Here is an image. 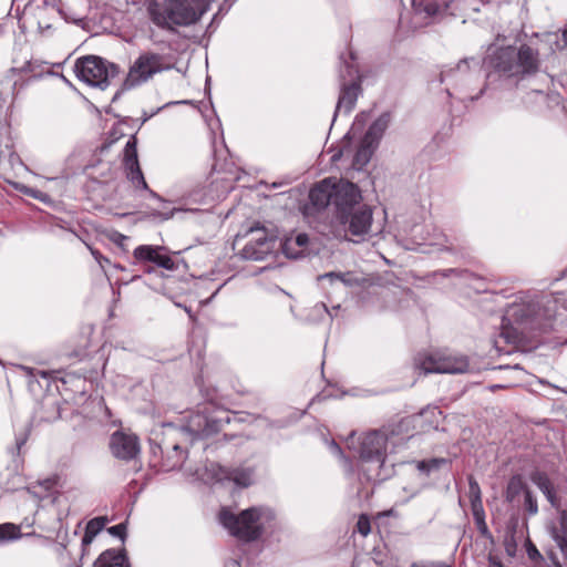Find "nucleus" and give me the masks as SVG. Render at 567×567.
Instances as JSON below:
<instances>
[{"label":"nucleus","instance_id":"f257e3e1","mask_svg":"<svg viewBox=\"0 0 567 567\" xmlns=\"http://www.w3.org/2000/svg\"><path fill=\"white\" fill-rule=\"evenodd\" d=\"M504 39L498 34L495 42L487 48L484 61L498 75L497 83L488 75V86L494 92H516L519 97L525 99L520 93L527 92L525 82L539 71V53L528 44H501ZM526 103L544 102L548 95L540 89H532L526 93Z\"/></svg>","mask_w":567,"mask_h":567},{"label":"nucleus","instance_id":"f03ea898","mask_svg":"<svg viewBox=\"0 0 567 567\" xmlns=\"http://www.w3.org/2000/svg\"><path fill=\"white\" fill-rule=\"evenodd\" d=\"M554 311L544 302L520 296L505 309L498 340L508 344H519L529 332L547 330L551 327Z\"/></svg>","mask_w":567,"mask_h":567},{"label":"nucleus","instance_id":"7ed1b4c3","mask_svg":"<svg viewBox=\"0 0 567 567\" xmlns=\"http://www.w3.org/2000/svg\"><path fill=\"white\" fill-rule=\"evenodd\" d=\"M212 0H154L148 7L152 21L162 28L189 25L208 9Z\"/></svg>","mask_w":567,"mask_h":567},{"label":"nucleus","instance_id":"20e7f679","mask_svg":"<svg viewBox=\"0 0 567 567\" xmlns=\"http://www.w3.org/2000/svg\"><path fill=\"white\" fill-rule=\"evenodd\" d=\"M218 518L233 536L250 542L260 537L266 526L275 518V514L267 507H250L238 515L223 508Z\"/></svg>","mask_w":567,"mask_h":567},{"label":"nucleus","instance_id":"39448f33","mask_svg":"<svg viewBox=\"0 0 567 567\" xmlns=\"http://www.w3.org/2000/svg\"><path fill=\"white\" fill-rule=\"evenodd\" d=\"M74 72L78 79L87 85L104 90L111 79L117 75L118 69L100 56L87 55L75 62Z\"/></svg>","mask_w":567,"mask_h":567},{"label":"nucleus","instance_id":"423d86ee","mask_svg":"<svg viewBox=\"0 0 567 567\" xmlns=\"http://www.w3.org/2000/svg\"><path fill=\"white\" fill-rule=\"evenodd\" d=\"M388 434L381 430L371 431L358 441L354 446V433L348 439V447L353 449L363 463L374 464L377 470H381L386 456Z\"/></svg>","mask_w":567,"mask_h":567},{"label":"nucleus","instance_id":"0eeeda50","mask_svg":"<svg viewBox=\"0 0 567 567\" xmlns=\"http://www.w3.org/2000/svg\"><path fill=\"white\" fill-rule=\"evenodd\" d=\"M229 422V415L225 411H216L212 414L206 411L197 412L188 417L187 423L182 427V433L188 436L190 441L208 439L218 433L225 423Z\"/></svg>","mask_w":567,"mask_h":567},{"label":"nucleus","instance_id":"6e6552de","mask_svg":"<svg viewBox=\"0 0 567 567\" xmlns=\"http://www.w3.org/2000/svg\"><path fill=\"white\" fill-rule=\"evenodd\" d=\"M166 69L168 65L163 54L152 51L143 52L131 65L124 86L126 89L138 86Z\"/></svg>","mask_w":567,"mask_h":567},{"label":"nucleus","instance_id":"1a4fd4ad","mask_svg":"<svg viewBox=\"0 0 567 567\" xmlns=\"http://www.w3.org/2000/svg\"><path fill=\"white\" fill-rule=\"evenodd\" d=\"M414 368L427 373H464L468 362L465 357H444L436 353H419L414 358Z\"/></svg>","mask_w":567,"mask_h":567},{"label":"nucleus","instance_id":"9d476101","mask_svg":"<svg viewBox=\"0 0 567 567\" xmlns=\"http://www.w3.org/2000/svg\"><path fill=\"white\" fill-rule=\"evenodd\" d=\"M372 210L365 205H360L349 212L341 213L336 218L338 225L344 231V235H351L355 239L354 243H359L365 238L370 233L372 226Z\"/></svg>","mask_w":567,"mask_h":567},{"label":"nucleus","instance_id":"9b49d317","mask_svg":"<svg viewBox=\"0 0 567 567\" xmlns=\"http://www.w3.org/2000/svg\"><path fill=\"white\" fill-rule=\"evenodd\" d=\"M481 76V63L475 58L461 60L454 69L441 73V82L445 79L453 81L454 87L461 92H474L472 84Z\"/></svg>","mask_w":567,"mask_h":567},{"label":"nucleus","instance_id":"f8f14e48","mask_svg":"<svg viewBox=\"0 0 567 567\" xmlns=\"http://www.w3.org/2000/svg\"><path fill=\"white\" fill-rule=\"evenodd\" d=\"M346 73L350 79L349 83L343 82L339 93L338 102L333 113V122L340 114L349 115L355 106L360 92V84L358 83V69L351 62L344 61Z\"/></svg>","mask_w":567,"mask_h":567},{"label":"nucleus","instance_id":"ddd939ff","mask_svg":"<svg viewBox=\"0 0 567 567\" xmlns=\"http://www.w3.org/2000/svg\"><path fill=\"white\" fill-rule=\"evenodd\" d=\"M250 239L241 250V256L248 260H264L270 255L276 245V237L269 235L264 227H251Z\"/></svg>","mask_w":567,"mask_h":567},{"label":"nucleus","instance_id":"4468645a","mask_svg":"<svg viewBox=\"0 0 567 567\" xmlns=\"http://www.w3.org/2000/svg\"><path fill=\"white\" fill-rule=\"evenodd\" d=\"M361 194L359 188L348 181H334L331 205L334 207L336 218L341 213L360 206Z\"/></svg>","mask_w":567,"mask_h":567},{"label":"nucleus","instance_id":"2eb2a0df","mask_svg":"<svg viewBox=\"0 0 567 567\" xmlns=\"http://www.w3.org/2000/svg\"><path fill=\"white\" fill-rule=\"evenodd\" d=\"M209 471L216 482H233L238 487H248L256 480L255 468L251 466H238L227 468L218 464H210Z\"/></svg>","mask_w":567,"mask_h":567},{"label":"nucleus","instance_id":"dca6fc26","mask_svg":"<svg viewBox=\"0 0 567 567\" xmlns=\"http://www.w3.org/2000/svg\"><path fill=\"white\" fill-rule=\"evenodd\" d=\"M136 145V137L134 135L130 136L123 150V166L127 179L136 188L147 189V184L138 164Z\"/></svg>","mask_w":567,"mask_h":567},{"label":"nucleus","instance_id":"f3484780","mask_svg":"<svg viewBox=\"0 0 567 567\" xmlns=\"http://www.w3.org/2000/svg\"><path fill=\"white\" fill-rule=\"evenodd\" d=\"M110 450L114 457L130 461L140 453V442L134 434L115 431L110 439Z\"/></svg>","mask_w":567,"mask_h":567},{"label":"nucleus","instance_id":"a211bd4d","mask_svg":"<svg viewBox=\"0 0 567 567\" xmlns=\"http://www.w3.org/2000/svg\"><path fill=\"white\" fill-rule=\"evenodd\" d=\"M164 250L162 246L141 245L133 251V256L140 261H150L156 264L158 267L173 270L175 268L174 260L161 254Z\"/></svg>","mask_w":567,"mask_h":567},{"label":"nucleus","instance_id":"6ab92c4d","mask_svg":"<svg viewBox=\"0 0 567 567\" xmlns=\"http://www.w3.org/2000/svg\"><path fill=\"white\" fill-rule=\"evenodd\" d=\"M318 280H328L331 285L341 282L348 288H360L365 286L368 279L359 271H330L318 277Z\"/></svg>","mask_w":567,"mask_h":567},{"label":"nucleus","instance_id":"aec40b11","mask_svg":"<svg viewBox=\"0 0 567 567\" xmlns=\"http://www.w3.org/2000/svg\"><path fill=\"white\" fill-rule=\"evenodd\" d=\"M334 181L326 178L316 184L309 193L310 202L318 208H324L331 205Z\"/></svg>","mask_w":567,"mask_h":567},{"label":"nucleus","instance_id":"412c9836","mask_svg":"<svg viewBox=\"0 0 567 567\" xmlns=\"http://www.w3.org/2000/svg\"><path fill=\"white\" fill-rule=\"evenodd\" d=\"M93 567H130V565L124 553L109 549L99 556Z\"/></svg>","mask_w":567,"mask_h":567},{"label":"nucleus","instance_id":"4be33fe9","mask_svg":"<svg viewBox=\"0 0 567 567\" xmlns=\"http://www.w3.org/2000/svg\"><path fill=\"white\" fill-rule=\"evenodd\" d=\"M378 145L362 138L353 155L352 167L362 169L371 159Z\"/></svg>","mask_w":567,"mask_h":567},{"label":"nucleus","instance_id":"5701e85b","mask_svg":"<svg viewBox=\"0 0 567 567\" xmlns=\"http://www.w3.org/2000/svg\"><path fill=\"white\" fill-rule=\"evenodd\" d=\"M390 123V114L383 113L380 115L369 127L367 133L362 138L379 145V142L384 134L385 130L388 128Z\"/></svg>","mask_w":567,"mask_h":567},{"label":"nucleus","instance_id":"b1692460","mask_svg":"<svg viewBox=\"0 0 567 567\" xmlns=\"http://www.w3.org/2000/svg\"><path fill=\"white\" fill-rule=\"evenodd\" d=\"M415 12L424 13L426 17H433L447 8L446 1L441 0H412Z\"/></svg>","mask_w":567,"mask_h":567},{"label":"nucleus","instance_id":"393cba45","mask_svg":"<svg viewBox=\"0 0 567 567\" xmlns=\"http://www.w3.org/2000/svg\"><path fill=\"white\" fill-rule=\"evenodd\" d=\"M532 482L544 493L547 501L553 505H557L556 493L548 476L539 471H535L530 475Z\"/></svg>","mask_w":567,"mask_h":567},{"label":"nucleus","instance_id":"a878e982","mask_svg":"<svg viewBox=\"0 0 567 567\" xmlns=\"http://www.w3.org/2000/svg\"><path fill=\"white\" fill-rule=\"evenodd\" d=\"M308 241V235L298 234L296 237L287 238L284 241L282 251L288 258H299L301 256V251H290V246H297L301 249L307 246Z\"/></svg>","mask_w":567,"mask_h":567},{"label":"nucleus","instance_id":"bb28decb","mask_svg":"<svg viewBox=\"0 0 567 567\" xmlns=\"http://www.w3.org/2000/svg\"><path fill=\"white\" fill-rule=\"evenodd\" d=\"M559 524L561 533L555 530L553 538L560 549L561 554L567 557V511H563L559 515Z\"/></svg>","mask_w":567,"mask_h":567},{"label":"nucleus","instance_id":"cd10ccee","mask_svg":"<svg viewBox=\"0 0 567 567\" xmlns=\"http://www.w3.org/2000/svg\"><path fill=\"white\" fill-rule=\"evenodd\" d=\"M340 305L332 307V310H329L327 306L323 302H319L315 305L308 315V320L311 322L321 321L323 318L329 317L330 321H332L334 315V311L340 310Z\"/></svg>","mask_w":567,"mask_h":567},{"label":"nucleus","instance_id":"c85d7f7f","mask_svg":"<svg viewBox=\"0 0 567 567\" xmlns=\"http://www.w3.org/2000/svg\"><path fill=\"white\" fill-rule=\"evenodd\" d=\"M528 489L523 477L520 475H514L508 481L505 497L507 502H514L515 498L520 494L525 493V491Z\"/></svg>","mask_w":567,"mask_h":567},{"label":"nucleus","instance_id":"c756f323","mask_svg":"<svg viewBox=\"0 0 567 567\" xmlns=\"http://www.w3.org/2000/svg\"><path fill=\"white\" fill-rule=\"evenodd\" d=\"M105 519L102 517L91 519L85 528V533L82 537V546L90 545L94 537L103 529Z\"/></svg>","mask_w":567,"mask_h":567},{"label":"nucleus","instance_id":"7c9ffc66","mask_svg":"<svg viewBox=\"0 0 567 567\" xmlns=\"http://www.w3.org/2000/svg\"><path fill=\"white\" fill-rule=\"evenodd\" d=\"M20 536V529L10 523L0 525V543L16 539Z\"/></svg>","mask_w":567,"mask_h":567},{"label":"nucleus","instance_id":"2f4dec72","mask_svg":"<svg viewBox=\"0 0 567 567\" xmlns=\"http://www.w3.org/2000/svg\"><path fill=\"white\" fill-rule=\"evenodd\" d=\"M446 461L444 458H431L427 461H419L416 462V468L426 475H429L432 471L437 470L441 464H444Z\"/></svg>","mask_w":567,"mask_h":567},{"label":"nucleus","instance_id":"473e14b6","mask_svg":"<svg viewBox=\"0 0 567 567\" xmlns=\"http://www.w3.org/2000/svg\"><path fill=\"white\" fill-rule=\"evenodd\" d=\"M16 188L18 190H20L22 194L27 195V196H30L34 199H38L42 203H48L50 202V196L39 189H35V188H32V187H28L25 185H16Z\"/></svg>","mask_w":567,"mask_h":567},{"label":"nucleus","instance_id":"72a5a7b5","mask_svg":"<svg viewBox=\"0 0 567 567\" xmlns=\"http://www.w3.org/2000/svg\"><path fill=\"white\" fill-rule=\"evenodd\" d=\"M468 497L471 503L482 501L481 487L472 476L468 478Z\"/></svg>","mask_w":567,"mask_h":567},{"label":"nucleus","instance_id":"f704fd0d","mask_svg":"<svg viewBox=\"0 0 567 567\" xmlns=\"http://www.w3.org/2000/svg\"><path fill=\"white\" fill-rule=\"evenodd\" d=\"M525 507L529 515H536L538 512L537 501L529 489L525 491Z\"/></svg>","mask_w":567,"mask_h":567},{"label":"nucleus","instance_id":"c9c22d12","mask_svg":"<svg viewBox=\"0 0 567 567\" xmlns=\"http://www.w3.org/2000/svg\"><path fill=\"white\" fill-rule=\"evenodd\" d=\"M471 509H472V514H473L475 523H483V517H485V513H484L482 501L472 502Z\"/></svg>","mask_w":567,"mask_h":567},{"label":"nucleus","instance_id":"e433bc0d","mask_svg":"<svg viewBox=\"0 0 567 567\" xmlns=\"http://www.w3.org/2000/svg\"><path fill=\"white\" fill-rule=\"evenodd\" d=\"M357 530L364 537L369 535L371 532V525L368 516L361 515L359 517L357 523Z\"/></svg>","mask_w":567,"mask_h":567},{"label":"nucleus","instance_id":"4c0bfd02","mask_svg":"<svg viewBox=\"0 0 567 567\" xmlns=\"http://www.w3.org/2000/svg\"><path fill=\"white\" fill-rule=\"evenodd\" d=\"M526 553H527L528 558L534 561H543L544 560L543 555L539 553L537 547L529 539H527V542H526Z\"/></svg>","mask_w":567,"mask_h":567},{"label":"nucleus","instance_id":"58836bf2","mask_svg":"<svg viewBox=\"0 0 567 567\" xmlns=\"http://www.w3.org/2000/svg\"><path fill=\"white\" fill-rule=\"evenodd\" d=\"M367 116L368 115L364 113L357 115V117L353 122V125L351 127V131L347 134L346 137H348L350 134L354 135L357 133V131L361 130V127H363V125L365 124Z\"/></svg>","mask_w":567,"mask_h":567},{"label":"nucleus","instance_id":"ea45409f","mask_svg":"<svg viewBox=\"0 0 567 567\" xmlns=\"http://www.w3.org/2000/svg\"><path fill=\"white\" fill-rule=\"evenodd\" d=\"M125 525L124 524H117L109 528V533L113 536L123 538L125 535Z\"/></svg>","mask_w":567,"mask_h":567},{"label":"nucleus","instance_id":"a19ab883","mask_svg":"<svg viewBox=\"0 0 567 567\" xmlns=\"http://www.w3.org/2000/svg\"><path fill=\"white\" fill-rule=\"evenodd\" d=\"M410 567H451L443 561H430V563H412Z\"/></svg>","mask_w":567,"mask_h":567},{"label":"nucleus","instance_id":"79ce46f5","mask_svg":"<svg viewBox=\"0 0 567 567\" xmlns=\"http://www.w3.org/2000/svg\"><path fill=\"white\" fill-rule=\"evenodd\" d=\"M330 450L333 454L338 455V456H343V453H342V450L340 449V446L336 443V442H331L330 443Z\"/></svg>","mask_w":567,"mask_h":567},{"label":"nucleus","instance_id":"37998d69","mask_svg":"<svg viewBox=\"0 0 567 567\" xmlns=\"http://www.w3.org/2000/svg\"><path fill=\"white\" fill-rule=\"evenodd\" d=\"M477 525V528L480 529V532L483 534V535H486L488 529H487V526H486V523H485V517H483V523H476Z\"/></svg>","mask_w":567,"mask_h":567},{"label":"nucleus","instance_id":"c03bdc74","mask_svg":"<svg viewBox=\"0 0 567 567\" xmlns=\"http://www.w3.org/2000/svg\"><path fill=\"white\" fill-rule=\"evenodd\" d=\"M489 567H505L498 559L495 557H489L488 559Z\"/></svg>","mask_w":567,"mask_h":567},{"label":"nucleus","instance_id":"a18cd8bd","mask_svg":"<svg viewBox=\"0 0 567 567\" xmlns=\"http://www.w3.org/2000/svg\"><path fill=\"white\" fill-rule=\"evenodd\" d=\"M38 25L41 32H44L45 30H49L51 28L50 23H47L45 21L42 20H39Z\"/></svg>","mask_w":567,"mask_h":567},{"label":"nucleus","instance_id":"49530a36","mask_svg":"<svg viewBox=\"0 0 567 567\" xmlns=\"http://www.w3.org/2000/svg\"><path fill=\"white\" fill-rule=\"evenodd\" d=\"M485 89H486V86H483V87L478 89L477 94H475V95L468 94L465 97H468L471 101H474V100L478 99L483 94Z\"/></svg>","mask_w":567,"mask_h":567},{"label":"nucleus","instance_id":"de8ad7c7","mask_svg":"<svg viewBox=\"0 0 567 567\" xmlns=\"http://www.w3.org/2000/svg\"><path fill=\"white\" fill-rule=\"evenodd\" d=\"M91 250V254L93 255L94 259L101 264V259H104V257L97 251V250H94L92 248H90Z\"/></svg>","mask_w":567,"mask_h":567},{"label":"nucleus","instance_id":"09e8293b","mask_svg":"<svg viewBox=\"0 0 567 567\" xmlns=\"http://www.w3.org/2000/svg\"><path fill=\"white\" fill-rule=\"evenodd\" d=\"M44 4L47 7V10L50 11L51 13L53 14H59V10L56 9V7L54 4H48L47 1H44Z\"/></svg>","mask_w":567,"mask_h":567},{"label":"nucleus","instance_id":"8fccbe9b","mask_svg":"<svg viewBox=\"0 0 567 567\" xmlns=\"http://www.w3.org/2000/svg\"><path fill=\"white\" fill-rule=\"evenodd\" d=\"M349 151L347 150V147H342L341 151L334 155H332V159H337V158H340L341 156H343L346 153H348Z\"/></svg>","mask_w":567,"mask_h":567},{"label":"nucleus","instance_id":"3c124183","mask_svg":"<svg viewBox=\"0 0 567 567\" xmlns=\"http://www.w3.org/2000/svg\"><path fill=\"white\" fill-rule=\"evenodd\" d=\"M498 369H501V370H502V369H506V370L520 371V369H519V367H518L517 364H516V365H514V367H512V368H511V367H502V365H499V367H498Z\"/></svg>","mask_w":567,"mask_h":567},{"label":"nucleus","instance_id":"603ef678","mask_svg":"<svg viewBox=\"0 0 567 567\" xmlns=\"http://www.w3.org/2000/svg\"><path fill=\"white\" fill-rule=\"evenodd\" d=\"M226 567H239V564L237 560L235 559H231L229 560V563L226 565Z\"/></svg>","mask_w":567,"mask_h":567},{"label":"nucleus","instance_id":"864d4df0","mask_svg":"<svg viewBox=\"0 0 567 567\" xmlns=\"http://www.w3.org/2000/svg\"><path fill=\"white\" fill-rule=\"evenodd\" d=\"M24 441H25V440H21V441H18V442H17L18 450H20V449H21V446L24 444Z\"/></svg>","mask_w":567,"mask_h":567},{"label":"nucleus","instance_id":"5fc2aeb1","mask_svg":"<svg viewBox=\"0 0 567 567\" xmlns=\"http://www.w3.org/2000/svg\"><path fill=\"white\" fill-rule=\"evenodd\" d=\"M563 39L567 43V29L563 32Z\"/></svg>","mask_w":567,"mask_h":567},{"label":"nucleus","instance_id":"6e6d98bb","mask_svg":"<svg viewBox=\"0 0 567 567\" xmlns=\"http://www.w3.org/2000/svg\"><path fill=\"white\" fill-rule=\"evenodd\" d=\"M433 245H436V246H439L440 248H441V247H443V244H442V243H439V241H437V243H433Z\"/></svg>","mask_w":567,"mask_h":567},{"label":"nucleus","instance_id":"4d7b16f0","mask_svg":"<svg viewBox=\"0 0 567 567\" xmlns=\"http://www.w3.org/2000/svg\"><path fill=\"white\" fill-rule=\"evenodd\" d=\"M349 55H350V59L353 61L354 60L353 53L350 52Z\"/></svg>","mask_w":567,"mask_h":567},{"label":"nucleus","instance_id":"13d9d810","mask_svg":"<svg viewBox=\"0 0 567 567\" xmlns=\"http://www.w3.org/2000/svg\"><path fill=\"white\" fill-rule=\"evenodd\" d=\"M295 247H296V246H290V251H297V250L295 249Z\"/></svg>","mask_w":567,"mask_h":567},{"label":"nucleus","instance_id":"bf43d9fd","mask_svg":"<svg viewBox=\"0 0 567 567\" xmlns=\"http://www.w3.org/2000/svg\"><path fill=\"white\" fill-rule=\"evenodd\" d=\"M341 78L344 80L346 75L343 74V71H341Z\"/></svg>","mask_w":567,"mask_h":567},{"label":"nucleus","instance_id":"052dcab7","mask_svg":"<svg viewBox=\"0 0 567 567\" xmlns=\"http://www.w3.org/2000/svg\"><path fill=\"white\" fill-rule=\"evenodd\" d=\"M104 261H109V260L104 257V259H101V264Z\"/></svg>","mask_w":567,"mask_h":567},{"label":"nucleus","instance_id":"680f3d73","mask_svg":"<svg viewBox=\"0 0 567 567\" xmlns=\"http://www.w3.org/2000/svg\"><path fill=\"white\" fill-rule=\"evenodd\" d=\"M494 388H504V385L496 384Z\"/></svg>","mask_w":567,"mask_h":567}]
</instances>
